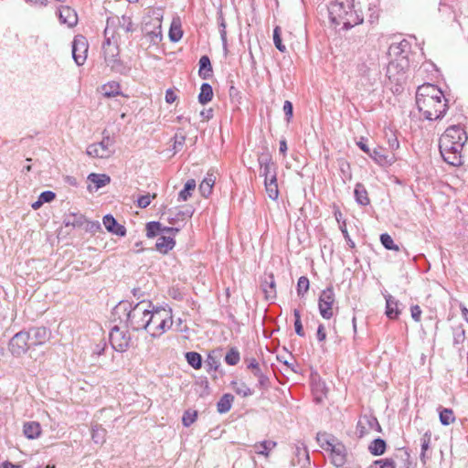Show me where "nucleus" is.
<instances>
[{"label": "nucleus", "instance_id": "f257e3e1", "mask_svg": "<svg viewBox=\"0 0 468 468\" xmlns=\"http://www.w3.org/2000/svg\"><path fill=\"white\" fill-rule=\"evenodd\" d=\"M416 104L427 120H438L444 116L447 111V100L442 91L432 84L418 88Z\"/></svg>", "mask_w": 468, "mask_h": 468}, {"label": "nucleus", "instance_id": "f03ea898", "mask_svg": "<svg viewBox=\"0 0 468 468\" xmlns=\"http://www.w3.org/2000/svg\"><path fill=\"white\" fill-rule=\"evenodd\" d=\"M467 140V133L461 126L453 125L447 128L439 142L440 153L443 160L453 166L461 165L462 152Z\"/></svg>", "mask_w": 468, "mask_h": 468}, {"label": "nucleus", "instance_id": "7ed1b4c3", "mask_svg": "<svg viewBox=\"0 0 468 468\" xmlns=\"http://www.w3.org/2000/svg\"><path fill=\"white\" fill-rule=\"evenodd\" d=\"M360 4V1L356 4L355 0L333 1L328 7L332 22L335 25H343L344 28H350L361 24L364 16L361 10L356 9V5Z\"/></svg>", "mask_w": 468, "mask_h": 468}, {"label": "nucleus", "instance_id": "20e7f679", "mask_svg": "<svg viewBox=\"0 0 468 468\" xmlns=\"http://www.w3.org/2000/svg\"><path fill=\"white\" fill-rule=\"evenodd\" d=\"M151 305L150 302L142 301L132 307L128 302H121L116 305L114 312L125 315L127 327L134 331L145 330Z\"/></svg>", "mask_w": 468, "mask_h": 468}, {"label": "nucleus", "instance_id": "39448f33", "mask_svg": "<svg viewBox=\"0 0 468 468\" xmlns=\"http://www.w3.org/2000/svg\"><path fill=\"white\" fill-rule=\"evenodd\" d=\"M147 331L152 337H159L167 332L173 325L171 310L165 308L150 309L147 317Z\"/></svg>", "mask_w": 468, "mask_h": 468}, {"label": "nucleus", "instance_id": "423d86ee", "mask_svg": "<svg viewBox=\"0 0 468 468\" xmlns=\"http://www.w3.org/2000/svg\"><path fill=\"white\" fill-rule=\"evenodd\" d=\"M31 347L26 331L16 333L9 341L8 349L16 357L25 355Z\"/></svg>", "mask_w": 468, "mask_h": 468}, {"label": "nucleus", "instance_id": "0eeeda50", "mask_svg": "<svg viewBox=\"0 0 468 468\" xmlns=\"http://www.w3.org/2000/svg\"><path fill=\"white\" fill-rule=\"evenodd\" d=\"M110 342L114 350L118 352H124L129 347L131 335L127 331L122 330L120 327L115 325L111 330Z\"/></svg>", "mask_w": 468, "mask_h": 468}, {"label": "nucleus", "instance_id": "6e6552de", "mask_svg": "<svg viewBox=\"0 0 468 468\" xmlns=\"http://www.w3.org/2000/svg\"><path fill=\"white\" fill-rule=\"evenodd\" d=\"M335 303V292L332 287L324 290L319 297V312L323 318L331 319L334 315L333 304Z\"/></svg>", "mask_w": 468, "mask_h": 468}, {"label": "nucleus", "instance_id": "1a4fd4ad", "mask_svg": "<svg viewBox=\"0 0 468 468\" xmlns=\"http://www.w3.org/2000/svg\"><path fill=\"white\" fill-rule=\"evenodd\" d=\"M89 44L85 37L76 36L72 41V58L78 66H81L87 59Z\"/></svg>", "mask_w": 468, "mask_h": 468}, {"label": "nucleus", "instance_id": "9d476101", "mask_svg": "<svg viewBox=\"0 0 468 468\" xmlns=\"http://www.w3.org/2000/svg\"><path fill=\"white\" fill-rule=\"evenodd\" d=\"M28 335V340L31 347L42 346L47 343L51 337V332L45 326L31 327L26 331Z\"/></svg>", "mask_w": 468, "mask_h": 468}, {"label": "nucleus", "instance_id": "9b49d317", "mask_svg": "<svg viewBox=\"0 0 468 468\" xmlns=\"http://www.w3.org/2000/svg\"><path fill=\"white\" fill-rule=\"evenodd\" d=\"M112 139L106 136L98 144H90L87 148V154L94 158H108L112 155V151L110 149Z\"/></svg>", "mask_w": 468, "mask_h": 468}, {"label": "nucleus", "instance_id": "f8f14e48", "mask_svg": "<svg viewBox=\"0 0 468 468\" xmlns=\"http://www.w3.org/2000/svg\"><path fill=\"white\" fill-rule=\"evenodd\" d=\"M371 431H380L381 427L374 416L364 415L360 418L356 425V433L359 437H364Z\"/></svg>", "mask_w": 468, "mask_h": 468}, {"label": "nucleus", "instance_id": "ddd939ff", "mask_svg": "<svg viewBox=\"0 0 468 468\" xmlns=\"http://www.w3.org/2000/svg\"><path fill=\"white\" fill-rule=\"evenodd\" d=\"M259 164L261 166L260 174L264 177V180H271L272 176L277 177V165L270 155L260 156Z\"/></svg>", "mask_w": 468, "mask_h": 468}, {"label": "nucleus", "instance_id": "4468645a", "mask_svg": "<svg viewBox=\"0 0 468 468\" xmlns=\"http://www.w3.org/2000/svg\"><path fill=\"white\" fill-rule=\"evenodd\" d=\"M367 155L379 165H390L396 161L395 155L393 154H388L381 146L370 150Z\"/></svg>", "mask_w": 468, "mask_h": 468}, {"label": "nucleus", "instance_id": "2eb2a0df", "mask_svg": "<svg viewBox=\"0 0 468 468\" xmlns=\"http://www.w3.org/2000/svg\"><path fill=\"white\" fill-rule=\"evenodd\" d=\"M58 19L60 24H64L68 27H73L78 24L76 11L68 5H62L58 8Z\"/></svg>", "mask_w": 468, "mask_h": 468}, {"label": "nucleus", "instance_id": "dca6fc26", "mask_svg": "<svg viewBox=\"0 0 468 468\" xmlns=\"http://www.w3.org/2000/svg\"><path fill=\"white\" fill-rule=\"evenodd\" d=\"M104 58L108 66H110L112 69L115 68V64L118 62L117 56L119 54L118 47L115 45H112L108 38L106 41L103 42L102 45Z\"/></svg>", "mask_w": 468, "mask_h": 468}, {"label": "nucleus", "instance_id": "f3484780", "mask_svg": "<svg viewBox=\"0 0 468 468\" xmlns=\"http://www.w3.org/2000/svg\"><path fill=\"white\" fill-rule=\"evenodd\" d=\"M103 225L105 229L119 237H124L126 235V229L124 226L120 225L112 215H106L103 217Z\"/></svg>", "mask_w": 468, "mask_h": 468}, {"label": "nucleus", "instance_id": "a211bd4d", "mask_svg": "<svg viewBox=\"0 0 468 468\" xmlns=\"http://www.w3.org/2000/svg\"><path fill=\"white\" fill-rule=\"evenodd\" d=\"M143 32L151 37V41H160L162 39L161 20L157 17L153 19V30H149V23L145 22L143 26Z\"/></svg>", "mask_w": 468, "mask_h": 468}, {"label": "nucleus", "instance_id": "6ab92c4d", "mask_svg": "<svg viewBox=\"0 0 468 468\" xmlns=\"http://www.w3.org/2000/svg\"><path fill=\"white\" fill-rule=\"evenodd\" d=\"M63 223L66 227L83 228L86 218L79 212H70L64 216Z\"/></svg>", "mask_w": 468, "mask_h": 468}, {"label": "nucleus", "instance_id": "aec40b11", "mask_svg": "<svg viewBox=\"0 0 468 468\" xmlns=\"http://www.w3.org/2000/svg\"><path fill=\"white\" fill-rule=\"evenodd\" d=\"M261 288L267 300H273L276 298V283L272 274H269L265 277V280L261 283Z\"/></svg>", "mask_w": 468, "mask_h": 468}, {"label": "nucleus", "instance_id": "412c9836", "mask_svg": "<svg viewBox=\"0 0 468 468\" xmlns=\"http://www.w3.org/2000/svg\"><path fill=\"white\" fill-rule=\"evenodd\" d=\"M176 245V241L173 237L166 236V235H161L155 243V248L158 251L161 253H167L169 250H171Z\"/></svg>", "mask_w": 468, "mask_h": 468}, {"label": "nucleus", "instance_id": "4be33fe9", "mask_svg": "<svg viewBox=\"0 0 468 468\" xmlns=\"http://www.w3.org/2000/svg\"><path fill=\"white\" fill-rule=\"evenodd\" d=\"M23 432L29 440L37 439L41 433L40 424L37 421L26 422L23 427Z\"/></svg>", "mask_w": 468, "mask_h": 468}, {"label": "nucleus", "instance_id": "5701e85b", "mask_svg": "<svg viewBox=\"0 0 468 468\" xmlns=\"http://www.w3.org/2000/svg\"><path fill=\"white\" fill-rule=\"evenodd\" d=\"M216 176L213 173H207V176L203 179V181L199 185V191L201 195L205 197H207L211 192L212 187L215 184Z\"/></svg>", "mask_w": 468, "mask_h": 468}, {"label": "nucleus", "instance_id": "b1692460", "mask_svg": "<svg viewBox=\"0 0 468 468\" xmlns=\"http://www.w3.org/2000/svg\"><path fill=\"white\" fill-rule=\"evenodd\" d=\"M386 314L390 319H395L399 314L398 301L390 294L386 297Z\"/></svg>", "mask_w": 468, "mask_h": 468}, {"label": "nucleus", "instance_id": "393cba45", "mask_svg": "<svg viewBox=\"0 0 468 468\" xmlns=\"http://www.w3.org/2000/svg\"><path fill=\"white\" fill-rule=\"evenodd\" d=\"M431 441V433L430 431H426L422 437L420 438V461L422 463H426L427 459L430 458V456L427 454L428 450L430 449Z\"/></svg>", "mask_w": 468, "mask_h": 468}, {"label": "nucleus", "instance_id": "a878e982", "mask_svg": "<svg viewBox=\"0 0 468 468\" xmlns=\"http://www.w3.org/2000/svg\"><path fill=\"white\" fill-rule=\"evenodd\" d=\"M198 73L203 80H207L209 77H211L212 66L210 63V59L207 56H202L200 58Z\"/></svg>", "mask_w": 468, "mask_h": 468}, {"label": "nucleus", "instance_id": "bb28decb", "mask_svg": "<svg viewBox=\"0 0 468 468\" xmlns=\"http://www.w3.org/2000/svg\"><path fill=\"white\" fill-rule=\"evenodd\" d=\"M207 371H216L220 366V354L218 351L213 350L208 353L205 361Z\"/></svg>", "mask_w": 468, "mask_h": 468}, {"label": "nucleus", "instance_id": "cd10ccee", "mask_svg": "<svg viewBox=\"0 0 468 468\" xmlns=\"http://www.w3.org/2000/svg\"><path fill=\"white\" fill-rule=\"evenodd\" d=\"M234 400V396L231 394H224L218 402L217 403V410L219 413H227L230 410L232 403Z\"/></svg>", "mask_w": 468, "mask_h": 468}, {"label": "nucleus", "instance_id": "c85d7f7f", "mask_svg": "<svg viewBox=\"0 0 468 468\" xmlns=\"http://www.w3.org/2000/svg\"><path fill=\"white\" fill-rule=\"evenodd\" d=\"M265 190L271 200H277L279 197V189L277 177L272 176L271 180H264Z\"/></svg>", "mask_w": 468, "mask_h": 468}, {"label": "nucleus", "instance_id": "c756f323", "mask_svg": "<svg viewBox=\"0 0 468 468\" xmlns=\"http://www.w3.org/2000/svg\"><path fill=\"white\" fill-rule=\"evenodd\" d=\"M88 180L95 185L96 189L105 186L111 182V177L105 174L91 173L88 176Z\"/></svg>", "mask_w": 468, "mask_h": 468}, {"label": "nucleus", "instance_id": "7c9ffc66", "mask_svg": "<svg viewBox=\"0 0 468 468\" xmlns=\"http://www.w3.org/2000/svg\"><path fill=\"white\" fill-rule=\"evenodd\" d=\"M101 92L105 97L111 98L121 94L120 84L116 81H111L101 86Z\"/></svg>", "mask_w": 468, "mask_h": 468}, {"label": "nucleus", "instance_id": "2f4dec72", "mask_svg": "<svg viewBox=\"0 0 468 468\" xmlns=\"http://www.w3.org/2000/svg\"><path fill=\"white\" fill-rule=\"evenodd\" d=\"M354 194L356 200L359 205L367 206L369 204L367 191L362 184H356Z\"/></svg>", "mask_w": 468, "mask_h": 468}, {"label": "nucleus", "instance_id": "473e14b6", "mask_svg": "<svg viewBox=\"0 0 468 468\" xmlns=\"http://www.w3.org/2000/svg\"><path fill=\"white\" fill-rule=\"evenodd\" d=\"M251 373L253 374L254 377H256L258 378L257 387L260 389H268L270 388V378L263 372V370L261 367L259 368L253 370Z\"/></svg>", "mask_w": 468, "mask_h": 468}, {"label": "nucleus", "instance_id": "72a5a7b5", "mask_svg": "<svg viewBox=\"0 0 468 468\" xmlns=\"http://www.w3.org/2000/svg\"><path fill=\"white\" fill-rule=\"evenodd\" d=\"M276 442L273 441H263L254 444L255 452L257 454L269 456V452L275 448Z\"/></svg>", "mask_w": 468, "mask_h": 468}, {"label": "nucleus", "instance_id": "f704fd0d", "mask_svg": "<svg viewBox=\"0 0 468 468\" xmlns=\"http://www.w3.org/2000/svg\"><path fill=\"white\" fill-rule=\"evenodd\" d=\"M213 98V90L210 84L203 83L200 88V92L198 95V101L201 104H207Z\"/></svg>", "mask_w": 468, "mask_h": 468}, {"label": "nucleus", "instance_id": "c9c22d12", "mask_svg": "<svg viewBox=\"0 0 468 468\" xmlns=\"http://www.w3.org/2000/svg\"><path fill=\"white\" fill-rule=\"evenodd\" d=\"M91 438L96 444H103L106 440V430L96 424L91 429Z\"/></svg>", "mask_w": 468, "mask_h": 468}, {"label": "nucleus", "instance_id": "e433bc0d", "mask_svg": "<svg viewBox=\"0 0 468 468\" xmlns=\"http://www.w3.org/2000/svg\"><path fill=\"white\" fill-rule=\"evenodd\" d=\"M232 389L239 396L246 398L253 394L252 390L241 381H232L230 383Z\"/></svg>", "mask_w": 468, "mask_h": 468}, {"label": "nucleus", "instance_id": "4c0bfd02", "mask_svg": "<svg viewBox=\"0 0 468 468\" xmlns=\"http://www.w3.org/2000/svg\"><path fill=\"white\" fill-rule=\"evenodd\" d=\"M409 48H410V43L406 39H403L399 43H392L389 46L388 50H389V54H391V55L400 56L403 53L408 52Z\"/></svg>", "mask_w": 468, "mask_h": 468}, {"label": "nucleus", "instance_id": "58836bf2", "mask_svg": "<svg viewBox=\"0 0 468 468\" xmlns=\"http://www.w3.org/2000/svg\"><path fill=\"white\" fill-rule=\"evenodd\" d=\"M386 441L380 438L375 439L369 445L368 450L371 454L378 456L386 451Z\"/></svg>", "mask_w": 468, "mask_h": 468}, {"label": "nucleus", "instance_id": "ea45409f", "mask_svg": "<svg viewBox=\"0 0 468 468\" xmlns=\"http://www.w3.org/2000/svg\"><path fill=\"white\" fill-rule=\"evenodd\" d=\"M196 188V181L189 179L186 182L184 188L178 194L179 201H186L192 194V191Z\"/></svg>", "mask_w": 468, "mask_h": 468}, {"label": "nucleus", "instance_id": "a19ab883", "mask_svg": "<svg viewBox=\"0 0 468 468\" xmlns=\"http://www.w3.org/2000/svg\"><path fill=\"white\" fill-rule=\"evenodd\" d=\"M186 359L187 363L195 369H199L202 366V357L200 354L191 351L186 353Z\"/></svg>", "mask_w": 468, "mask_h": 468}, {"label": "nucleus", "instance_id": "79ce46f5", "mask_svg": "<svg viewBox=\"0 0 468 468\" xmlns=\"http://www.w3.org/2000/svg\"><path fill=\"white\" fill-rule=\"evenodd\" d=\"M317 441L323 449L327 451L335 443V438L327 433H318Z\"/></svg>", "mask_w": 468, "mask_h": 468}, {"label": "nucleus", "instance_id": "37998d69", "mask_svg": "<svg viewBox=\"0 0 468 468\" xmlns=\"http://www.w3.org/2000/svg\"><path fill=\"white\" fill-rule=\"evenodd\" d=\"M455 420L454 413L450 409H443L440 411V421L442 425H450Z\"/></svg>", "mask_w": 468, "mask_h": 468}, {"label": "nucleus", "instance_id": "c03bdc74", "mask_svg": "<svg viewBox=\"0 0 468 468\" xmlns=\"http://www.w3.org/2000/svg\"><path fill=\"white\" fill-rule=\"evenodd\" d=\"M380 241H381V244L384 246V248H386L387 250H396V251L399 250V246L394 243L393 239L388 233H384V234L380 235Z\"/></svg>", "mask_w": 468, "mask_h": 468}, {"label": "nucleus", "instance_id": "a18cd8bd", "mask_svg": "<svg viewBox=\"0 0 468 468\" xmlns=\"http://www.w3.org/2000/svg\"><path fill=\"white\" fill-rule=\"evenodd\" d=\"M161 233V223L157 221H151L146 224V236L154 238Z\"/></svg>", "mask_w": 468, "mask_h": 468}, {"label": "nucleus", "instance_id": "49530a36", "mask_svg": "<svg viewBox=\"0 0 468 468\" xmlns=\"http://www.w3.org/2000/svg\"><path fill=\"white\" fill-rule=\"evenodd\" d=\"M239 359V352L236 348H230V350L225 356V361L229 366L237 365Z\"/></svg>", "mask_w": 468, "mask_h": 468}, {"label": "nucleus", "instance_id": "de8ad7c7", "mask_svg": "<svg viewBox=\"0 0 468 468\" xmlns=\"http://www.w3.org/2000/svg\"><path fill=\"white\" fill-rule=\"evenodd\" d=\"M367 468H396V464L392 459H384L375 461Z\"/></svg>", "mask_w": 468, "mask_h": 468}, {"label": "nucleus", "instance_id": "09e8293b", "mask_svg": "<svg viewBox=\"0 0 468 468\" xmlns=\"http://www.w3.org/2000/svg\"><path fill=\"white\" fill-rule=\"evenodd\" d=\"M309 290V280L305 276H301L297 282V293L299 296H303Z\"/></svg>", "mask_w": 468, "mask_h": 468}, {"label": "nucleus", "instance_id": "8fccbe9b", "mask_svg": "<svg viewBox=\"0 0 468 468\" xmlns=\"http://www.w3.org/2000/svg\"><path fill=\"white\" fill-rule=\"evenodd\" d=\"M119 25L122 29L125 32H133V24L132 18L126 15H123L120 20Z\"/></svg>", "mask_w": 468, "mask_h": 468}, {"label": "nucleus", "instance_id": "3c124183", "mask_svg": "<svg viewBox=\"0 0 468 468\" xmlns=\"http://www.w3.org/2000/svg\"><path fill=\"white\" fill-rule=\"evenodd\" d=\"M183 32L179 26H176L174 23L172 24L169 30V38L172 42H177L182 38Z\"/></svg>", "mask_w": 468, "mask_h": 468}, {"label": "nucleus", "instance_id": "603ef678", "mask_svg": "<svg viewBox=\"0 0 468 468\" xmlns=\"http://www.w3.org/2000/svg\"><path fill=\"white\" fill-rule=\"evenodd\" d=\"M273 42L278 50L281 52L286 51V47L282 42L281 28L279 27H276L273 30Z\"/></svg>", "mask_w": 468, "mask_h": 468}, {"label": "nucleus", "instance_id": "864d4df0", "mask_svg": "<svg viewBox=\"0 0 468 468\" xmlns=\"http://www.w3.org/2000/svg\"><path fill=\"white\" fill-rule=\"evenodd\" d=\"M465 340V333L464 330L461 327L455 328L453 330V346H457L462 345Z\"/></svg>", "mask_w": 468, "mask_h": 468}, {"label": "nucleus", "instance_id": "5fc2aeb1", "mask_svg": "<svg viewBox=\"0 0 468 468\" xmlns=\"http://www.w3.org/2000/svg\"><path fill=\"white\" fill-rule=\"evenodd\" d=\"M386 137L388 138V144L389 148L393 150H397L399 147V143L398 141L397 136L394 134V133L391 130H388V132H385Z\"/></svg>", "mask_w": 468, "mask_h": 468}, {"label": "nucleus", "instance_id": "6e6d98bb", "mask_svg": "<svg viewBox=\"0 0 468 468\" xmlns=\"http://www.w3.org/2000/svg\"><path fill=\"white\" fill-rule=\"evenodd\" d=\"M196 418L197 412L186 411L182 419L184 426L189 427L192 423H194Z\"/></svg>", "mask_w": 468, "mask_h": 468}, {"label": "nucleus", "instance_id": "4d7b16f0", "mask_svg": "<svg viewBox=\"0 0 468 468\" xmlns=\"http://www.w3.org/2000/svg\"><path fill=\"white\" fill-rule=\"evenodd\" d=\"M155 197H156L155 194H154L152 196L153 198H154ZM150 203H151V196L149 194L141 196L137 200V206L141 208L147 207L150 205Z\"/></svg>", "mask_w": 468, "mask_h": 468}, {"label": "nucleus", "instance_id": "13d9d810", "mask_svg": "<svg viewBox=\"0 0 468 468\" xmlns=\"http://www.w3.org/2000/svg\"><path fill=\"white\" fill-rule=\"evenodd\" d=\"M283 112L286 116V120L289 122L292 117L293 107L292 103L290 101H285L283 104Z\"/></svg>", "mask_w": 468, "mask_h": 468}, {"label": "nucleus", "instance_id": "bf43d9fd", "mask_svg": "<svg viewBox=\"0 0 468 468\" xmlns=\"http://www.w3.org/2000/svg\"><path fill=\"white\" fill-rule=\"evenodd\" d=\"M38 197L43 203H49L55 199L56 194L52 191L47 190L42 192Z\"/></svg>", "mask_w": 468, "mask_h": 468}, {"label": "nucleus", "instance_id": "052dcab7", "mask_svg": "<svg viewBox=\"0 0 468 468\" xmlns=\"http://www.w3.org/2000/svg\"><path fill=\"white\" fill-rule=\"evenodd\" d=\"M174 148L178 150V148L182 147L186 141V136L182 133H176L175 137Z\"/></svg>", "mask_w": 468, "mask_h": 468}, {"label": "nucleus", "instance_id": "680f3d73", "mask_svg": "<svg viewBox=\"0 0 468 468\" xmlns=\"http://www.w3.org/2000/svg\"><path fill=\"white\" fill-rule=\"evenodd\" d=\"M179 231V229L177 228H172V227H163L161 225V233L162 235L171 236L174 238V236Z\"/></svg>", "mask_w": 468, "mask_h": 468}, {"label": "nucleus", "instance_id": "e2e57ef3", "mask_svg": "<svg viewBox=\"0 0 468 468\" xmlns=\"http://www.w3.org/2000/svg\"><path fill=\"white\" fill-rule=\"evenodd\" d=\"M411 317L414 321L420 322L421 315V309L419 305H413L410 308Z\"/></svg>", "mask_w": 468, "mask_h": 468}, {"label": "nucleus", "instance_id": "0e129e2a", "mask_svg": "<svg viewBox=\"0 0 468 468\" xmlns=\"http://www.w3.org/2000/svg\"><path fill=\"white\" fill-rule=\"evenodd\" d=\"M332 452L333 455H338V454H345V448L342 444H335L334 443L329 450Z\"/></svg>", "mask_w": 468, "mask_h": 468}, {"label": "nucleus", "instance_id": "69168bd1", "mask_svg": "<svg viewBox=\"0 0 468 468\" xmlns=\"http://www.w3.org/2000/svg\"><path fill=\"white\" fill-rule=\"evenodd\" d=\"M332 462L337 467L343 466L346 463V455L345 454L333 455Z\"/></svg>", "mask_w": 468, "mask_h": 468}, {"label": "nucleus", "instance_id": "338daca9", "mask_svg": "<svg viewBox=\"0 0 468 468\" xmlns=\"http://www.w3.org/2000/svg\"><path fill=\"white\" fill-rule=\"evenodd\" d=\"M316 336L319 342H324L325 340L326 333L324 324L318 325Z\"/></svg>", "mask_w": 468, "mask_h": 468}, {"label": "nucleus", "instance_id": "774afa93", "mask_svg": "<svg viewBox=\"0 0 468 468\" xmlns=\"http://www.w3.org/2000/svg\"><path fill=\"white\" fill-rule=\"evenodd\" d=\"M356 145L367 154L371 150L369 146L367 144V139H365L364 137H361L360 140L356 142Z\"/></svg>", "mask_w": 468, "mask_h": 468}]
</instances>
